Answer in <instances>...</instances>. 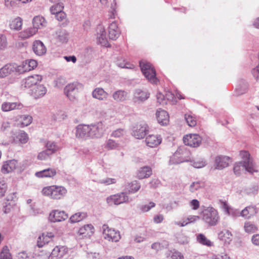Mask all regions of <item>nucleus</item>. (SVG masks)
I'll use <instances>...</instances> for the list:
<instances>
[{
    "instance_id": "nucleus-1",
    "label": "nucleus",
    "mask_w": 259,
    "mask_h": 259,
    "mask_svg": "<svg viewBox=\"0 0 259 259\" xmlns=\"http://www.w3.org/2000/svg\"><path fill=\"white\" fill-rule=\"evenodd\" d=\"M42 193L44 195L49 196L53 199H60L66 195L67 190L64 187L53 185L44 188Z\"/></svg>"
},
{
    "instance_id": "nucleus-2",
    "label": "nucleus",
    "mask_w": 259,
    "mask_h": 259,
    "mask_svg": "<svg viewBox=\"0 0 259 259\" xmlns=\"http://www.w3.org/2000/svg\"><path fill=\"white\" fill-rule=\"evenodd\" d=\"M140 66L143 75L148 81L157 84L158 79L156 77V71L152 65L145 61H142L140 62Z\"/></svg>"
},
{
    "instance_id": "nucleus-3",
    "label": "nucleus",
    "mask_w": 259,
    "mask_h": 259,
    "mask_svg": "<svg viewBox=\"0 0 259 259\" xmlns=\"http://www.w3.org/2000/svg\"><path fill=\"white\" fill-rule=\"evenodd\" d=\"M202 219L208 225L213 226L218 224L220 217L215 209L212 207H208L203 210Z\"/></svg>"
},
{
    "instance_id": "nucleus-4",
    "label": "nucleus",
    "mask_w": 259,
    "mask_h": 259,
    "mask_svg": "<svg viewBox=\"0 0 259 259\" xmlns=\"http://www.w3.org/2000/svg\"><path fill=\"white\" fill-rule=\"evenodd\" d=\"M149 127L144 121H140L133 126L132 135L138 139H143L148 134Z\"/></svg>"
},
{
    "instance_id": "nucleus-5",
    "label": "nucleus",
    "mask_w": 259,
    "mask_h": 259,
    "mask_svg": "<svg viewBox=\"0 0 259 259\" xmlns=\"http://www.w3.org/2000/svg\"><path fill=\"white\" fill-rule=\"evenodd\" d=\"M82 88V84L78 82H74L66 85L64 89V92L70 101H74L76 99L79 90Z\"/></svg>"
},
{
    "instance_id": "nucleus-6",
    "label": "nucleus",
    "mask_w": 259,
    "mask_h": 259,
    "mask_svg": "<svg viewBox=\"0 0 259 259\" xmlns=\"http://www.w3.org/2000/svg\"><path fill=\"white\" fill-rule=\"evenodd\" d=\"M90 139L100 138L105 132V126L103 122L99 121L89 124Z\"/></svg>"
},
{
    "instance_id": "nucleus-7",
    "label": "nucleus",
    "mask_w": 259,
    "mask_h": 259,
    "mask_svg": "<svg viewBox=\"0 0 259 259\" xmlns=\"http://www.w3.org/2000/svg\"><path fill=\"white\" fill-rule=\"evenodd\" d=\"M103 234L104 238L112 242H117L120 238L119 232L116 231L114 229H110L106 225H104L102 227Z\"/></svg>"
},
{
    "instance_id": "nucleus-8",
    "label": "nucleus",
    "mask_w": 259,
    "mask_h": 259,
    "mask_svg": "<svg viewBox=\"0 0 259 259\" xmlns=\"http://www.w3.org/2000/svg\"><path fill=\"white\" fill-rule=\"evenodd\" d=\"M128 196L126 194L122 192L119 194L112 195L106 198V202L109 206L119 205L128 200Z\"/></svg>"
},
{
    "instance_id": "nucleus-9",
    "label": "nucleus",
    "mask_w": 259,
    "mask_h": 259,
    "mask_svg": "<svg viewBox=\"0 0 259 259\" xmlns=\"http://www.w3.org/2000/svg\"><path fill=\"white\" fill-rule=\"evenodd\" d=\"M202 139L198 134H189L183 137V142L186 145L191 147H197L201 143Z\"/></svg>"
},
{
    "instance_id": "nucleus-10",
    "label": "nucleus",
    "mask_w": 259,
    "mask_h": 259,
    "mask_svg": "<svg viewBox=\"0 0 259 259\" xmlns=\"http://www.w3.org/2000/svg\"><path fill=\"white\" fill-rule=\"evenodd\" d=\"M244 169L247 171L250 174H253L254 172H256L255 167L251 163H242V162L236 163L234 166V172L237 176H239L241 171Z\"/></svg>"
},
{
    "instance_id": "nucleus-11",
    "label": "nucleus",
    "mask_w": 259,
    "mask_h": 259,
    "mask_svg": "<svg viewBox=\"0 0 259 259\" xmlns=\"http://www.w3.org/2000/svg\"><path fill=\"white\" fill-rule=\"evenodd\" d=\"M75 137L76 138L86 140L90 139V128L89 124H79L75 128Z\"/></svg>"
},
{
    "instance_id": "nucleus-12",
    "label": "nucleus",
    "mask_w": 259,
    "mask_h": 259,
    "mask_svg": "<svg viewBox=\"0 0 259 259\" xmlns=\"http://www.w3.org/2000/svg\"><path fill=\"white\" fill-rule=\"evenodd\" d=\"M149 95L150 94L146 91L137 89L134 93L133 101L135 104H140L147 100Z\"/></svg>"
},
{
    "instance_id": "nucleus-13",
    "label": "nucleus",
    "mask_w": 259,
    "mask_h": 259,
    "mask_svg": "<svg viewBox=\"0 0 259 259\" xmlns=\"http://www.w3.org/2000/svg\"><path fill=\"white\" fill-rule=\"evenodd\" d=\"M14 135L15 136V137H12V138L10 139L8 142H6L5 143H3L2 144L4 145H8L10 143H17V142H19L22 144H25L27 143L28 140L27 134L24 131H20L16 133Z\"/></svg>"
},
{
    "instance_id": "nucleus-14",
    "label": "nucleus",
    "mask_w": 259,
    "mask_h": 259,
    "mask_svg": "<svg viewBox=\"0 0 259 259\" xmlns=\"http://www.w3.org/2000/svg\"><path fill=\"white\" fill-rule=\"evenodd\" d=\"M37 62L34 60H28L17 66V71L20 73L30 71L37 66Z\"/></svg>"
},
{
    "instance_id": "nucleus-15",
    "label": "nucleus",
    "mask_w": 259,
    "mask_h": 259,
    "mask_svg": "<svg viewBox=\"0 0 259 259\" xmlns=\"http://www.w3.org/2000/svg\"><path fill=\"white\" fill-rule=\"evenodd\" d=\"M41 79V76L39 75L35 74L29 76L22 80L21 86L24 88H30L32 85L36 84Z\"/></svg>"
},
{
    "instance_id": "nucleus-16",
    "label": "nucleus",
    "mask_w": 259,
    "mask_h": 259,
    "mask_svg": "<svg viewBox=\"0 0 259 259\" xmlns=\"http://www.w3.org/2000/svg\"><path fill=\"white\" fill-rule=\"evenodd\" d=\"M68 217V214L65 211L55 210L50 213L49 219L51 222L55 223L65 220Z\"/></svg>"
},
{
    "instance_id": "nucleus-17",
    "label": "nucleus",
    "mask_w": 259,
    "mask_h": 259,
    "mask_svg": "<svg viewBox=\"0 0 259 259\" xmlns=\"http://www.w3.org/2000/svg\"><path fill=\"white\" fill-rule=\"evenodd\" d=\"M120 34V30L118 26L116 21H114L110 23L108 27V35L110 39H116Z\"/></svg>"
},
{
    "instance_id": "nucleus-18",
    "label": "nucleus",
    "mask_w": 259,
    "mask_h": 259,
    "mask_svg": "<svg viewBox=\"0 0 259 259\" xmlns=\"http://www.w3.org/2000/svg\"><path fill=\"white\" fill-rule=\"evenodd\" d=\"M230 157L226 156L220 155L215 158L214 165L216 169H222L229 165Z\"/></svg>"
},
{
    "instance_id": "nucleus-19",
    "label": "nucleus",
    "mask_w": 259,
    "mask_h": 259,
    "mask_svg": "<svg viewBox=\"0 0 259 259\" xmlns=\"http://www.w3.org/2000/svg\"><path fill=\"white\" fill-rule=\"evenodd\" d=\"M156 115L158 123L161 125H166L168 123L169 115L166 111L159 109L157 110Z\"/></svg>"
},
{
    "instance_id": "nucleus-20",
    "label": "nucleus",
    "mask_w": 259,
    "mask_h": 259,
    "mask_svg": "<svg viewBox=\"0 0 259 259\" xmlns=\"http://www.w3.org/2000/svg\"><path fill=\"white\" fill-rule=\"evenodd\" d=\"M23 107L20 102H4L2 105V109L4 112H8L15 109H21Z\"/></svg>"
},
{
    "instance_id": "nucleus-21",
    "label": "nucleus",
    "mask_w": 259,
    "mask_h": 259,
    "mask_svg": "<svg viewBox=\"0 0 259 259\" xmlns=\"http://www.w3.org/2000/svg\"><path fill=\"white\" fill-rule=\"evenodd\" d=\"M54 237L52 232L43 233L39 236L37 239V245L38 247H42L46 243H49L51 239Z\"/></svg>"
},
{
    "instance_id": "nucleus-22",
    "label": "nucleus",
    "mask_w": 259,
    "mask_h": 259,
    "mask_svg": "<svg viewBox=\"0 0 259 259\" xmlns=\"http://www.w3.org/2000/svg\"><path fill=\"white\" fill-rule=\"evenodd\" d=\"M152 174V170L149 166L140 167L137 172V177L139 179H143L150 177Z\"/></svg>"
},
{
    "instance_id": "nucleus-23",
    "label": "nucleus",
    "mask_w": 259,
    "mask_h": 259,
    "mask_svg": "<svg viewBox=\"0 0 259 259\" xmlns=\"http://www.w3.org/2000/svg\"><path fill=\"white\" fill-rule=\"evenodd\" d=\"M15 70L17 71V67L15 64H7L0 69V78H4Z\"/></svg>"
},
{
    "instance_id": "nucleus-24",
    "label": "nucleus",
    "mask_w": 259,
    "mask_h": 259,
    "mask_svg": "<svg viewBox=\"0 0 259 259\" xmlns=\"http://www.w3.org/2000/svg\"><path fill=\"white\" fill-rule=\"evenodd\" d=\"M32 49L34 53L38 56L44 55L47 51L46 47L40 40H35L33 42Z\"/></svg>"
},
{
    "instance_id": "nucleus-25",
    "label": "nucleus",
    "mask_w": 259,
    "mask_h": 259,
    "mask_svg": "<svg viewBox=\"0 0 259 259\" xmlns=\"http://www.w3.org/2000/svg\"><path fill=\"white\" fill-rule=\"evenodd\" d=\"M146 145L150 147H155L161 142V138L160 136L154 135H150L145 139Z\"/></svg>"
},
{
    "instance_id": "nucleus-26",
    "label": "nucleus",
    "mask_w": 259,
    "mask_h": 259,
    "mask_svg": "<svg viewBox=\"0 0 259 259\" xmlns=\"http://www.w3.org/2000/svg\"><path fill=\"white\" fill-rule=\"evenodd\" d=\"M17 161L15 159L7 161L4 163L2 168V171L7 174L13 171L17 166Z\"/></svg>"
},
{
    "instance_id": "nucleus-27",
    "label": "nucleus",
    "mask_w": 259,
    "mask_h": 259,
    "mask_svg": "<svg viewBox=\"0 0 259 259\" xmlns=\"http://www.w3.org/2000/svg\"><path fill=\"white\" fill-rule=\"evenodd\" d=\"M92 97L100 101H105L108 97V93L102 88H96L92 93Z\"/></svg>"
},
{
    "instance_id": "nucleus-28",
    "label": "nucleus",
    "mask_w": 259,
    "mask_h": 259,
    "mask_svg": "<svg viewBox=\"0 0 259 259\" xmlns=\"http://www.w3.org/2000/svg\"><path fill=\"white\" fill-rule=\"evenodd\" d=\"M248 91V83L243 79L239 80L235 90L236 96H239L246 93Z\"/></svg>"
},
{
    "instance_id": "nucleus-29",
    "label": "nucleus",
    "mask_w": 259,
    "mask_h": 259,
    "mask_svg": "<svg viewBox=\"0 0 259 259\" xmlns=\"http://www.w3.org/2000/svg\"><path fill=\"white\" fill-rule=\"evenodd\" d=\"M100 32L98 33V40L99 42L103 46L108 47V42L106 36V32L104 28L102 26H100L98 28Z\"/></svg>"
},
{
    "instance_id": "nucleus-30",
    "label": "nucleus",
    "mask_w": 259,
    "mask_h": 259,
    "mask_svg": "<svg viewBox=\"0 0 259 259\" xmlns=\"http://www.w3.org/2000/svg\"><path fill=\"white\" fill-rule=\"evenodd\" d=\"M56 171L53 168H47L40 171H37L35 174L36 177L38 178H52L55 176Z\"/></svg>"
},
{
    "instance_id": "nucleus-31",
    "label": "nucleus",
    "mask_w": 259,
    "mask_h": 259,
    "mask_svg": "<svg viewBox=\"0 0 259 259\" xmlns=\"http://www.w3.org/2000/svg\"><path fill=\"white\" fill-rule=\"evenodd\" d=\"M62 0H51L53 3H56L57 4L52 6L50 8V11L53 15H57L58 13L62 12L64 8V5L61 3Z\"/></svg>"
},
{
    "instance_id": "nucleus-32",
    "label": "nucleus",
    "mask_w": 259,
    "mask_h": 259,
    "mask_svg": "<svg viewBox=\"0 0 259 259\" xmlns=\"http://www.w3.org/2000/svg\"><path fill=\"white\" fill-rule=\"evenodd\" d=\"M32 23L33 28H35L37 30L38 28L45 26L47 22L43 17L37 16L33 18Z\"/></svg>"
},
{
    "instance_id": "nucleus-33",
    "label": "nucleus",
    "mask_w": 259,
    "mask_h": 259,
    "mask_svg": "<svg viewBox=\"0 0 259 259\" xmlns=\"http://www.w3.org/2000/svg\"><path fill=\"white\" fill-rule=\"evenodd\" d=\"M87 217L85 212H78L72 215L69 218V222L73 224L81 221Z\"/></svg>"
},
{
    "instance_id": "nucleus-34",
    "label": "nucleus",
    "mask_w": 259,
    "mask_h": 259,
    "mask_svg": "<svg viewBox=\"0 0 259 259\" xmlns=\"http://www.w3.org/2000/svg\"><path fill=\"white\" fill-rule=\"evenodd\" d=\"M36 32L37 29L35 28H28L21 32L19 33V37H21L22 39H27L33 36Z\"/></svg>"
},
{
    "instance_id": "nucleus-35",
    "label": "nucleus",
    "mask_w": 259,
    "mask_h": 259,
    "mask_svg": "<svg viewBox=\"0 0 259 259\" xmlns=\"http://www.w3.org/2000/svg\"><path fill=\"white\" fill-rule=\"evenodd\" d=\"M22 20L21 18L18 17L12 20L10 22V27L11 29L19 30L21 29Z\"/></svg>"
},
{
    "instance_id": "nucleus-36",
    "label": "nucleus",
    "mask_w": 259,
    "mask_h": 259,
    "mask_svg": "<svg viewBox=\"0 0 259 259\" xmlns=\"http://www.w3.org/2000/svg\"><path fill=\"white\" fill-rule=\"evenodd\" d=\"M47 92V89L43 85H37L33 91V94L35 98L44 96Z\"/></svg>"
},
{
    "instance_id": "nucleus-37",
    "label": "nucleus",
    "mask_w": 259,
    "mask_h": 259,
    "mask_svg": "<svg viewBox=\"0 0 259 259\" xmlns=\"http://www.w3.org/2000/svg\"><path fill=\"white\" fill-rule=\"evenodd\" d=\"M127 93L122 90H118L114 92L112 97L117 102H122L126 99Z\"/></svg>"
},
{
    "instance_id": "nucleus-38",
    "label": "nucleus",
    "mask_w": 259,
    "mask_h": 259,
    "mask_svg": "<svg viewBox=\"0 0 259 259\" xmlns=\"http://www.w3.org/2000/svg\"><path fill=\"white\" fill-rule=\"evenodd\" d=\"M64 252L65 248L63 247L56 246L52 250L51 256L53 258H60L64 255Z\"/></svg>"
},
{
    "instance_id": "nucleus-39",
    "label": "nucleus",
    "mask_w": 259,
    "mask_h": 259,
    "mask_svg": "<svg viewBox=\"0 0 259 259\" xmlns=\"http://www.w3.org/2000/svg\"><path fill=\"white\" fill-rule=\"evenodd\" d=\"M57 38L60 42L64 43L68 41V33L64 29H60L56 32Z\"/></svg>"
},
{
    "instance_id": "nucleus-40",
    "label": "nucleus",
    "mask_w": 259,
    "mask_h": 259,
    "mask_svg": "<svg viewBox=\"0 0 259 259\" xmlns=\"http://www.w3.org/2000/svg\"><path fill=\"white\" fill-rule=\"evenodd\" d=\"M94 227L92 225H86L80 228L78 231V234L80 235H83L85 237L90 235L91 233L93 232Z\"/></svg>"
},
{
    "instance_id": "nucleus-41",
    "label": "nucleus",
    "mask_w": 259,
    "mask_h": 259,
    "mask_svg": "<svg viewBox=\"0 0 259 259\" xmlns=\"http://www.w3.org/2000/svg\"><path fill=\"white\" fill-rule=\"evenodd\" d=\"M197 241L202 245L210 247L213 245L212 242L208 240L203 234H199L197 236Z\"/></svg>"
},
{
    "instance_id": "nucleus-42",
    "label": "nucleus",
    "mask_w": 259,
    "mask_h": 259,
    "mask_svg": "<svg viewBox=\"0 0 259 259\" xmlns=\"http://www.w3.org/2000/svg\"><path fill=\"white\" fill-rule=\"evenodd\" d=\"M205 186V183L202 181H198L192 183L189 188V190L191 192H194L196 191L203 188Z\"/></svg>"
},
{
    "instance_id": "nucleus-43",
    "label": "nucleus",
    "mask_w": 259,
    "mask_h": 259,
    "mask_svg": "<svg viewBox=\"0 0 259 259\" xmlns=\"http://www.w3.org/2000/svg\"><path fill=\"white\" fill-rule=\"evenodd\" d=\"M232 234L227 230H224L219 234V237L220 239L226 242L230 241L231 240Z\"/></svg>"
},
{
    "instance_id": "nucleus-44",
    "label": "nucleus",
    "mask_w": 259,
    "mask_h": 259,
    "mask_svg": "<svg viewBox=\"0 0 259 259\" xmlns=\"http://www.w3.org/2000/svg\"><path fill=\"white\" fill-rule=\"evenodd\" d=\"M240 155L242 159V161H241L242 162V163H245L247 162H248V163H251L252 165L254 166L252 160L250 158V154L248 153V152L246 151H242L240 153Z\"/></svg>"
},
{
    "instance_id": "nucleus-45",
    "label": "nucleus",
    "mask_w": 259,
    "mask_h": 259,
    "mask_svg": "<svg viewBox=\"0 0 259 259\" xmlns=\"http://www.w3.org/2000/svg\"><path fill=\"white\" fill-rule=\"evenodd\" d=\"M21 125L22 126H26L29 125L32 121V118L29 115H23L20 117Z\"/></svg>"
},
{
    "instance_id": "nucleus-46",
    "label": "nucleus",
    "mask_w": 259,
    "mask_h": 259,
    "mask_svg": "<svg viewBox=\"0 0 259 259\" xmlns=\"http://www.w3.org/2000/svg\"><path fill=\"white\" fill-rule=\"evenodd\" d=\"M185 119L189 126L194 127L196 125L197 121L195 117L190 114L185 115Z\"/></svg>"
},
{
    "instance_id": "nucleus-47",
    "label": "nucleus",
    "mask_w": 259,
    "mask_h": 259,
    "mask_svg": "<svg viewBox=\"0 0 259 259\" xmlns=\"http://www.w3.org/2000/svg\"><path fill=\"white\" fill-rule=\"evenodd\" d=\"M119 147V144L112 139L107 140L105 146V148L108 150L116 149Z\"/></svg>"
},
{
    "instance_id": "nucleus-48",
    "label": "nucleus",
    "mask_w": 259,
    "mask_h": 259,
    "mask_svg": "<svg viewBox=\"0 0 259 259\" xmlns=\"http://www.w3.org/2000/svg\"><path fill=\"white\" fill-rule=\"evenodd\" d=\"M244 230L245 232L249 233H252L257 231V227L253 224L250 222H246L244 224Z\"/></svg>"
},
{
    "instance_id": "nucleus-49",
    "label": "nucleus",
    "mask_w": 259,
    "mask_h": 259,
    "mask_svg": "<svg viewBox=\"0 0 259 259\" xmlns=\"http://www.w3.org/2000/svg\"><path fill=\"white\" fill-rule=\"evenodd\" d=\"M46 150L51 154L55 152L58 149V147L56 145L55 143L51 141H49L46 143Z\"/></svg>"
},
{
    "instance_id": "nucleus-50",
    "label": "nucleus",
    "mask_w": 259,
    "mask_h": 259,
    "mask_svg": "<svg viewBox=\"0 0 259 259\" xmlns=\"http://www.w3.org/2000/svg\"><path fill=\"white\" fill-rule=\"evenodd\" d=\"M117 65L122 68H129V63L128 61L122 57L117 58L116 62Z\"/></svg>"
},
{
    "instance_id": "nucleus-51",
    "label": "nucleus",
    "mask_w": 259,
    "mask_h": 259,
    "mask_svg": "<svg viewBox=\"0 0 259 259\" xmlns=\"http://www.w3.org/2000/svg\"><path fill=\"white\" fill-rule=\"evenodd\" d=\"M191 165L195 168H200L205 166L206 162L203 159L190 160Z\"/></svg>"
},
{
    "instance_id": "nucleus-52",
    "label": "nucleus",
    "mask_w": 259,
    "mask_h": 259,
    "mask_svg": "<svg viewBox=\"0 0 259 259\" xmlns=\"http://www.w3.org/2000/svg\"><path fill=\"white\" fill-rule=\"evenodd\" d=\"M55 17L59 21L62 22L61 25L63 26H65L67 24L66 15L63 11L58 13L55 15Z\"/></svg>"
},
{
    "instance_id": "nucleus-53",
    "label": "nucleus",
    "mask_w": 259,
    "mask_h": 259,
    "mask_svg": "<svg viewBox=\"0 0 259 259\" xmlns=\"http://www.w3.org/2000/svg\"><path fill=\"white\" fill-rule=\"evenodd\" d=\"M141 188V184L138 181H134L131 183V193L137 192Z\"/></svg>"
},
{
    "instance_id": "nucleus-54",
    "label": "nucleus",
    "mask_w": 259,
    "mask_h": 259,
    "mask_svg": "<svg viewBox=\"0 0 259 259\" xmlns=\"http://www.w3.org/2000/svg\"><path fill=\"white\" fill-rule=\"evenodd\" d=\"M0 259H12L7 246H5L3 248L1 252Z\"/></svg>"
},
{
    "instance_id": "nucleus-55",
    "label": "nucleus",
    "mask_w": 259,
    "mask_h": 259,
    "mask_svg": "<svg viewBox=\"0 0 259 259\" xmlns=\"http://www.w3.org/2000/svg\"><path fill=\"white\" fill-rule=\"evenodd\" d=\"M8 45L6 36L3 34H0V50H5Z\"/></svg>"
},
{
    "instance_id": "nucleus-56",
    "label": "nucleus",
    "mask_w": 259,
    "mask_h": 259,
    "mask_svg": "<svg viewBox=\"0 0 259 259\" xmlns=\"http://www.w3.org/2000/svg\"><path fill=\"white\" fill-rule=\"evenodd\" d=\"M168 259H184V256L178 251L170 252L168 256Z\"/></svg>"
},
{
    "instance_id": "nucleus-57",
    "label": "nucleus",
    "mask_w": 259,
    "mask_h": 259,
    "mask_svg": "<svg viewBox=\"0 0 259 259\" xmlns=\"http://www.w3.org/2000/svg\"><path fill=\"white\" fill-rule=\"evenodd\" d=\"M155 204L153 202H150L148 204L143 205L141 206L140 209L142 211L145 212H147L151 209V208L155 207Z\"/></svg>"
},
{
    "instance_id": "nucleus-58",
    "label": "nucleus",
    "mask_w": 259,
    "mask_h": 259,
    "mask_svg": "<svg viewBox=\"0 0 259 259\" xmlns=\"http://www.w3.org/2000/svg\"><path fill=\"white\" fill-rule=\"evenodd\" d=\"M178 242L181 244H185L188 243V238L183 234H179L177 237Z\"/></svg>"
},
{
    "instance_id": "nucleus-59",
    "label": "nucleus",
    "mask_w": 259,
    "mask_h": 259,
    "mask_svg": "<svg viewBox=\"0 0 259 259\" xmlns=\"http://www.w3.org/2000/svg\"><path fill=\"white\" fill-rule=\"evenodd\" d=\"M116 181L115 179L112 178H106L105 179L100 180L99 181V183L100 184H104L107 185H109L112 184L116 183Z\"/></svg>"
},
{
    "instance_id": "nucleus-60",
    "label": "nucleus",
    "mask_w": 259,
    "mask_h": 259,
    "mask_svg": "<svg viewBox=\"0 0 259 259\" xmlns=\"http://www.w3.org/2000/svg\"><path fill=\"white\" fill-rule=\"evenodd\" d=\"M66 79L63 77H59L55 80L56 86L60 88H62L66 83Z\"/></svg>"
},
{
    "instance_id": "nucleus-61",
    "label": "nucleus",
    "mask_w": 259,
    "mask_h": 259,
    "mask_svg": "<svg viewBox=\"0 0 259 259\" xmlns=\"http://www.w3.org/2000/svg\"><path fill=\"white\" fill-rule=\"evenodd\" d=\"M50 155L51 154L46 150L45 151L40 152L38 155L37 158L39 160H45L47 159Z\"/></svg>"
},
{
    "instance_id": "nucleus-62",
    "label": "nucleus",
    "mask_w": 259,
    "mask_h": 259,
    "mask_svg": "<svg viewBox=\"0 0 259 259\" xmlns=\"http://www.w3.org/2000/svg\"><path fill=\"white\" fill-rule=\"evenodd\" d=\"M125 132L122 129H118L113 131L111 136L115 138H119L124 135Z\"/></svg>"
},
{
    "instance_id": "nucleus-63",
    "label": "nucleus",
    "mask_w": 259,
    "mask_h": 259,
    "mask_svg": "<svg viewBox=\"0 0 259 259\" xmlns=\"http://www.w3.org/2000/svg\"><path fill=\"white\" fill-rule=\"evenodd\" d=\"M220 204L222 208L224 210V212L227 214H230V208L226 202L220 201Z\"/></svg>"
},
{
    "instance_id": "nucleus-64",
    "label": "nucleus",
    "mask_w": 259,
    "mask_h": 259,
    "mask_svg": "<svg viewBox=\"0 0 259 259\" xmlns=\"http://www.w3.org/2000/svg\"><path fill=\"white\" fill-rule=\"evenodd\" d=\"M190 205L193 210H197L199 207L200 203L198 200L193 199L190 202Z\"/></svg>"
}]
</instances>
